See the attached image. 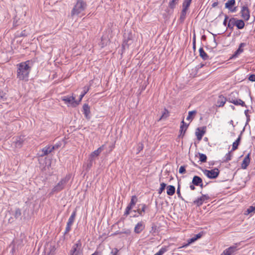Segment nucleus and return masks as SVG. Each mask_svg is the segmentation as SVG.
Wrapping results in <instances>:
<instances>
[{
	"label": "nucleus",
	"instance_id": "1",
	"mask_svg": "<svg viewBox=\"0 0 255 255\" xmlns=\"http://www.w3.org/2000/svg\"><path fill=\"white\" fill-rule=\"evenodd\" d=\"M32 60L21 62L16 65V77L20 81H28L29 74L33 65Z\"/></svg>",
	"mask_w": 255,
	"mask_h": 255
},
{
	"label": "nucleus",
	"instance_id": "2",
	"mask_svg": "<svg viewBox=\"0 0 255 255\" xmlns=\"http://www.w3.org/2000/svg\"><path fill=\"white\" fill-rule=\"evenodd\" d=\"M87 7V4L83 0H76L71 11V17H74L83 13Z\"/></svg>",
	"mask_w": 255,
	"mask_h": 255
},
{
	"label": "nucleus",
	"instance_id": "3",
	"mask_svg": "<svg viewBox=\"0 0 255 255\" xmlns=\"http://www.w3.org/2000/svg\"><path fill=\"white\" fill-rule=\"evenodd\" d=\"M70 175H67L65 177L62 178L60 181L52 188L50 194L51 195H53L62 190L70 180Z\"/></svg>",
	"mask_w": 255,
	"mask_h": 255
},
{
	"label": "nucleus",
	"instance_id": "4",
	"mask_svg": "<svg viewBox=\"0 0 255 255\" xmlns=\"http://www.w3.org/2000/svg\"><path fill=\"white\" fill-rule=\"evenodd\" d=\"M192 0H183L182 4V10L178 19V21L180 23H183L186 19Z\"/></svg>",
	"mask_w": 255,
	"mask_h": 255
},
{
	"label": "nucleus",
	"instance_id": "5",
	"mask_svg": "<svg viewBox=\"0 0 255 255\" xmlns=\"http://www.w3.org/2000/svg\"><path fill=\"white\" fill-rule=\"evenodd\" d=\"M75 98L76 97L73 95L71 96H63L61 97V100L64 101L67 106H71L73 108H75L77 106L79 105L77 100L75 99Z\"/></svg>",
	"mask_w": 255,
	"mask_h": 255
},
{
	"label": "nucleus",
	"instance_id": "6",
	"mask_svg": "<svg viewBox=\"0 0 255 255\" xmlns=\"http://www.w3.org/2000/svg\"><path fill=\"white\" fill-rule=\"evenodd\" d=\"M203 172L208 178L213 179L218 177L220 171L218 168H215L211 170L204 169Z\"/></svg>",
	"mask_w": 255,
	"mask_h": 255
},
{
	"label": "nucleus",
	"instance_id": "7",
	"mask_svg": "<svg viewBox=\"0 0 255 255\" xmlns=\"http://www.w3.org/2000/svg\"><path fill=\"white\" fill-rule=\"evenodd\" d=\"M242 19L245 21H248L250 18V10L248 8V4L246 3L243 6H241L240 11Z\"/></svg>",
	"mask_w": 255,
	"mask_h": 255
},
{
	"label": "nucleus",
	"instance_id": "8",
	"mask_svg": "<svg viewBox=\"0 0 255 255\" xmlns=\"http://www.w3.org/2000/svg\"><path fill=\"white\" fill-rule=\"evenodd\" d=\"M82 243L78 240L72 247L70 251V255H80L81 252Z\"/></svg>",
	"mask_w": 255,
	"mask_h": 255
},
{
	"label": "nucleus",
	"instance_id": "9",
	"mask_svg": "<svg viewBox=\"0 0 255 255\" xmlns=\"http://www.w3.org/2000/svg\"><path fill=\"white\" fill-rule=\"evenodd\" d=\"M60 147L59 144H56L55 146L49 145V144L46 146L45 147L42 149L41 153L40 154V156H44L48 155L49 153L51 152L55 148H58Z\"/></svg>",
	"mask_w": 255,
	"mask_h": 255
},
{
	"label": "nucleus",
	"instance_id": "10",
	"mask_svg": "<svg viewBox=\"0 0 255 255\" xmlns=\"http://www.w3.org/2000/svg\"><path fill=\"white\" fill-rule=\"evenodd\" d=\"M124 37V39L122 44V48L126 49V48H128L129 46L131 44L133 40L130 33H128L127 35L125 34Z\"/></svg>",
	"mask_w": 255,
	"mask_h": 255
},
{
	"label": "nucleus",
	"instance_id": "11",
	"mask_svg": "<svg viewBox=\"0 0 255 255\" xmlns=\"http://www.w3.org/2000/svg\"><path fill=\"white\" fill-rule=\"evenodd\" d=\"M236 4L235 0H228L225 4V7L231 12H235L237 11V7L235 6Z\"/></svg>",
	"mask_w": 255,
	"mask_h": 255
},
{
	"label": "nucleus",
	"instance_id": "12",
	"mask_svg": "<svg viewBox=\"0 0 255 255\" xmlns=\"http://www.w3.org/2000/svg\"><path fill=\"white\" fill-rule=\"evenodd\" d=\"M206 127L203 126L202 127L197 128L196 129L195 134L197 139L200 141L206 132Z\"/></svg>",
	"mask_w": 255,
	"mask_h": 255
},
{
	"label": "nucleus",
	"instance_id": "13",
	"mask_svg": "<svg viewBox=\"0 0 255 255\" xmlns=\"http://www.w3.org/2000/svg\"><path fill=\"white\" fill-rule=\"evenodd\" d=\"M141 208L137 209L136 210H133V212L134 213L137 212L138 214H134L133 216H131V217L132 218H136L138 217L139 216H143L144 215V213L145 212V210L147 207V206L145 204H141Z\"/></svg>",
	"mask_w": 255,
	"mask_h": 255
},
{
	"label": "nucleus",
	"instance_id": "14",
	"mask_svg": "<svg viewBox=\"0 0 255 255\" xmlns=\"http://www.w3.org/2000/svg\"><path fill=\"white\" fill-rule=\"evenodd\" d=\"M145 227V225L143 222L140 221L135 225L134 228V232L135 234H139L144 230Z\"/></svg>",
	"mask_w": 255,
	"mask_h": 255
},
{
	"label": "nucleus",
	"instance_id": "15",
	"mask_svg": "<svg viewBox=\"0 0 255 255\" xmlns=\"http://www.w3.org/2000/svg\"><path fill=\"white\" fill-rule=\"evenodd\" d=\"M202 236V234L200 233L195 235L193 237L189 239L188 240V243L183 245L181 247H179V249L186 248L190 244L194 243L195 241L200 239Z\"/></svg>",
	"mask_w": 255,
	"mask_h": 255
},
{
	"label": "nucleus",
	"instance_id": "16",
	"mask_svg": "<svg viewBox=\"0 0 255 255\" xmlns=\"http://www.w3.org/2000/svg\"><path fill=\"white\" fill-rule=\"evenodd\" d=\"M82 112L86 119L90 120L91 119L90 107L88 104L85 103L83 105Z\"/></svg>",
	"mask_w": 255,
	"mask_h": 255
},
{
	"label": "nucleus",
	"instance_id": "17",
	"mask_svg": "<svg viewBox=\"0 0 255 255\" xmlns=\"http://www.w3.org/2000/svg\"><path fill=\"white\" fill-rule=\"evenodd\" d=\"M189 125V124H187L184 122V120H182V121L181 122V125L180 127V134L179 135V136L183 137L184 136Z\"/></svg>",
	"mask_w": 255,
	"mask_h": 255
},
{
	"label": "nucleus",
	"instance_id": "18",
	"mask_svg": "<svg viewBox=\"0 0 255 255\" xmlns=\"http://www.w3.org/2000/svg\"><path fill=\"white\" fill-rule=\"evenodd\" d=\"M227 101V98L226 97H224L223 95H219L217 101L216 106L218 107H223Z\"/></svg>",
	"mask_w": 255,
	"mask_h": 255
},
{
	"label": "nucleus",
	"instance_id": "19",
	"mask_svg": "<svg viewBox=\"0 0 255 255\" xmlns=\"http://www.w3.org/2000/svg\"><path fill=\"white\" fill-rule=\"evenodd\" d=\"M95 160V158L90 155H89L87 162L84 164V167L85 168L86 170H89L92 167Z\"/></svg>",
	"mask_w": 255,
	"mask_h": 255
},
{
	"label": "nucleus",
	"instance_id": "20",
	"mask_svg": "<svg viewBox=\"0 0 255 255\" xmlns=\"http://www.w3.org/2000/svg\"><path fill=\"white\" fill-rule=\"evenodd\" d=\"M237 18L235 17H231L228 20V23L227 24V28L229 29L231 31H233L234 29V26H236V22H237Z\"/></svg>",
	"mask_w": 255,
	"mask_h": 255
},
{
	"label": "nucleus",
	"instance_id": "21",
	"mask_svg": "<svg viewBox=\"0 0 255 255\" xmlns=\"http://www.w3.org/2000/svg\"><path fill=\"white\" fill-rule=\"evenodd\" d=\"M250 153H248L244 158L241 167L243 169H245L247 168L250 163Z\"/></svg>",
	"mask_w": 255,
	"mask_h": 255
},
{
	"label": "nucleus",
	"instance_id": "22",
	"mask_svg": "<svg viewBox=\"0 0 255 255\" xmlns=\"http://www.w3.org/2000/svg\"><path fill=\"white\" fill-rule=\"evenodd\" d=\"M90 90V86H85L83 88V90L81 93L78 100H77L78 105L80 104V102L82 100V99L85 96V95L89 92Z\"/></svg>",
	"mask_w": 255,
	"mask_h": 255
},
{
	"label": "nucleus",
	"instance_id": "23",
	"mask_svg": "<svg viewBox=\"0 0 255 255\" xmlns=\"http://www.w3.org/2000/svg\"><path fill=\"white\" fill-rule=\"evenodd\" d=\"M199 56L203 60L209 59V56L207 53L204 51L203 47H200L199 49Z\"/></svg>",
	"mask_w": 255,
	"mask_h": 255
},
{
	"label": "nucleus",
	"instance_id": "24",
	"mask_svg": "<svg viewBox=\"0 0 255 255\" xmlns=\"http://www.w3.org/2000/svg\"><path fill=\"white\" fill-rule=\"evenodd\" d=\"M27 138L25 135H20L17 137L16 140L13 142V143H23L24 142H29V141L27 140Z\"/></svg>",
	"mask_w": 255,
	"mask_h": 255
},
{
	"label": "nucleus",
	"instance_id": "25",
	"mask_svg": "<svg viewBox=\"0 0 255 255\" xmlns=\"http://www.w3.org/2000/svg\"><path fill=\"white\" fill-rule=\"evenodd\" d=\"M237 22H236V26L238 29H242L245 26V23L244 20L242 19H237Z\"/></svg>",
	"mask_w": 255,
	"mask_h": 255
},
{
	"label": "nucleus",
	"instance_id": "26",
	"mask_svg": "<svg viewBox=\"0 0 255 255\" xmlns=\"http://www.w3.org/2000/svg\"><path fill=\"white\" fill-rule=\"evenodd\" d=\"M230 103H232L236 106H241L243 107H247V105L245 103L240 99L232 100V101H230Z\"/></svg>",
	"mask_w": 255,
	"mask_h": 255
},
{
	"label": "nucleus",
	"instance_id": "27",
	"mask_svg": "<svg viewBox=\"0 0 255 255\" xmlns=\"http://www.w3.org/2000/svg\"><path fill=\"white\" fill-rule=\"evenodd\" d=\"M179 0H170L168 3V7L170 10H171V12H173L174 9L176 7V5L178 4Z\"/></svg>",
	"mask_w": 255,
	"mask_h": 255
},
{
	"label": "nucleus",
	"instance_id": "28",
	"mask_svg": "<svg viewBox=\"0 0 255 255\" xmlns=\"http://www.w3.org/2000/svg\"><path fill=\"white\" fill-rule=\"evenodd\" d=\"M202 181L203 180L200 177L195 175L193 178L192 184L195 186H199Z\"/></svg>",
	"mask_w": 255,
	"mask_h": 255
},
{
	"label": "nucleus",
	"instance_id": "29",
	"mask_svg": "<svg viewBox=\"0 0 255 255\" xmlns=\"http://www.w3.org/2000/svg\"><path fill=\"white\" fill-rule=\"evenodd\" d=\"M196 113H197V111L196 110L189 111L188 116L186 118V120L189 121L190 122L192 121V120L194 119Z\"/></svg>",
	"mask_w": 255,
	"mask_h": 255
},
{
	"label": "nucleus",
	"instance_id": "30",
	"mask_svg": "<svg viewBox=\"0 0 255 255\" xmlns=\"http://www.w3.org/2000/svg\"><path fill=\"white\" fill-rule=\"evenodd\" d=\"M175 192V187L173 185H168L167 186V194L169 196H172Z\"/></svg>",
	"mask_w": 255,
	"mask_h": 255
},
{
	"label": "nucleus",
	"instance_id": "31",
	"mask_svg": "<svg viewBox=\"0 0 255 255\" xmlns=\"http://www.w3.org/2000/svg\"><path fill=\"white\" fill-rule=\"evenodd\" d=\"M103 147H104V145H103L102 146L98 148L97 150L92 152L90 154V155H91L92 157H93L94 158H95L96 159V158L99 156L100 153L101 152V151L103 149Z\"/></svg>",
	"mask_w": 255,
	"mask_h": 255
},
{
	"label": "nucleus",
	"instance_id": "32",
	"mask_svg": "<svg viewBox=\"0 0 255 255\" xmlns=\"http://www.w3.org/2000/svg\"><path fill=\"white\" fill-rule=\"evenodd\" d=\"M232 152L230 151L227 153L225 156L223 158V162H228L230 160L232 159V157L233 156V154L232 153Z\"/></svg>",
	"mask_w": 255,
	"mask_h": 255
},
{
	"label": "nucleus",
	"instance_id": "33",
	"mask_svg": "<svg viewBox=\"0 0 255 255\" xmlns=\"http://www.w3.org/2000/svg\"><path fill=\"white\" fill-rule=\"evenodd\" d=\"M169 116V112L166 108H164L162 113V115L158 120V121H161L162 119H165Z\"/></svg>",
	"mask_w": 255,
	"mask_h": 255
},
{
	"label": "nucleus",
	"instance_id": "34",
	"mask_svg": "<svg viewBox=\"0 0 255 255\" xmlns=\"http://www.w3.org/2000/svg\"><path fill=\"white\" fill-rule=\"evenodd\" d=\"M238 244H235L232 246H231L230 247L228 248V250H229L231 252V253L233 255L236 253V252L239 250L238 248Z\"/></svg>",
	"mask_w": 255,
	"mask_h": 255
},
{
	"label": "nucleus",
	"instance_id": "35",
	"mask_svg": "<svg viewBox=\"0 0 255 255\" xmlns=\"http://www.w3.org/2000/svg\"><path fill=\"white\" fill-rule=\"evenodd\" d=\"M203 202L204 199L201 197H200L193 201V204L197 207H200L203 204Z\"/></svg>",
	"mask_w": 255,
	"mask_h": 255
},
{
	"label": "nucleus",
	"instance_id": "36",
	"mask_svg": "<svg viewBox=\"0 0 255 255\" xmlns=\"http://www.w3.org/2000/svg\"><path fill=\"white\" fill-rule=\"evenodd\" d=\"M168 247H162L158 252L154 254V255H162L168 251Z\"/></svg>",
	"mask_w": 255,
	"mask_h": 255
},
{
	"label": "nucleus",
	"instance_id": "37",
	"mask_svg": "<svg viewBox=\"0 0 255 255\" xmlns=\"http://www.w3.org/2000/svg\"><path fill=\"white\" fill-rule=\"evenodd\" d=\"M133 207V206L129 203L126 208L124 215L125 216H128L130 214V212Z\"/></svg>",
	"mask_w": 255,
	"mask_h": 255
},
{
	"label": "nucleus",
	"instance_id": "38",
	"mask_svg": "<svg viewBox=\"0 0 255 255\" xmlns=\"http://www.w3.org/2000/svg\"><path fill=\"white\" fill-rule=\"evenodd\" d=\"M6 93L0 88V102L4 101L7 99Z\"/></svg>",
	"mask_w": 255,
	"mask_h": 255
},
{
	"label": "nucleus",
	"instance_id": "39",
	"mask_svg": "<svg viewBox=\"0 0 255 255\" xmlns=\"http://www.w3.org/2000/svg\"><path fill=\"white\" fill-rule=\"evenodd\" d=\"M246 45H247V44L246 43H244V42L241 43L239 44L238 48H237V49L236 51L237 52H239V53L241 54L244 51L243 47H244Z\"/></svg>",
	"mask_w": 255,
	"mask_h": 255
},
{
	"label": "nucleus",
	"instance_id": "40",
	"mask_svg": "<svg viewBox=\"0 0 255 255\" xmlns=\"http://www.w3.org/2000/svg\"><path fill=\"white\" fill-rule=\"evenodd\" d=\"M166 185V184L164 182H162L160 184V187L158 190V193L159 195H160L162 193V192L165 190Z\"/></svg>",
	"mask_w": 255,
	"mask_h": 255
},
{
	"label": "nucleus",
	"instance_id": "41",
	"mask_svg": "<svg viewBox=\"0 0 255 255\" xmlns=\"http://www.w3.org/2000/svg\"><path fill=\"white\" fill-rule=\"evenodd\" d=\"M137 201V198L135 195L132 196L129 204L134 206Z\"/></svg>",
	"mask_w": 255,
	"mask_h": 255
},
{
	"label": "nucleus",
	"instance_id": "42",
	"mask_svg": "<svg viewBox=\"0 0 255 255\" xmlns=\"http://www.w3.org/2000/svg\"><path fill=\"white\" fill-rule=\"evenodd\" d=\"M245 128H244L242 131H241L240 134L238 136V138L235 139L234 141H232V143H240L241 138H242V133L244 131Z\"/></svg>",
	"mask_w": 255,
	"mask_h": 255
},
{
	"label": "nucleus",
	"instance_id": "43",
	"mask_svg": "<svg viewBox=\"0 0 255 255\" xmlns=\"http://www.w3.org/2000/svg\"><path fill=\"white\" fill-rule=\"evenodd\" d=\"M177 194L179 198L181 199L182 201H184L185 202L184 199L183 198V197L181 196V193H180V185L179 184V182H178V187L177 189Z\"/></svg>",
	"mask_w": 255,
	"mask_h": 255
},
{
	"label": "nucleus",
	"instance_id": "44",
	"mask_svg": "<svg viewBox=\"0 0 255 255\" xmlns=\"http://www.w3.org/2000/svg\"><path fill=\"white\" fill-rule=\"evenodd\" d=\"M76 216V210H75L73 211L72 213L71 214V216H70V217L68 219V221L74 223Z\"/></svg>",
	"mask_w": 255,
	"mask_h": 255
},
{
	"label": "nucleus",
	"instance_id": "45",
	"mask_svg": "<svg viewBox=\"0 0 255 255\" xmlns=\"http://www.w3.org/2000/svg\"><path fill=\"white\" fill-rule=\"evenodd\" d=\"M134 148H136V154H137L143 149V144H137Z\"/></svg>",
	"mask_w": 255,
	"mask_h": 255
},
{
	"label": "nucleus",
	"instance_id": "46",
	"mask_svg": "<svg viewBox=\"0 0 255 255\" xmlns=\"http://www.w3.org/2000/svg\"><path fill=\"white\" fill-rule=\"evenodd\" d=\"M199 160L202 162H205L207 161V156L203 153H199Z\"/></svg>",
	"mask_w": 255,
	"mask_h": 255
},
{
	"label": "nucleus",
	"instance_id": "47",
	"mask_svg": "<svg viewBox=\"0 0 255 255\" xmlns=\"http://www.w3.org/2000/svg\"><path fill=\"white\" fill-rule=\"evenodd\" d=\"M246 212L247 214H249L251 213H255V206H250L249 208L247 209Z\"/></svg>",
	"mask_w": 255,
	"mask_h": 255
},
{
	"label": "nucleus",
	"instance_id": "48",
	"mask_svg": "<svg viewBox=\"0 0 255 255\" xmlns=\"http://www.w3.org/2000/svg\"><path fill=\"white\" fill-rule=\"evenodd\" d=\"M21 210L19 208H17L15 210L14 213V217L15 218H18L21 216Z\"/></svg>",
	"mask_w": 255,
	"mask_h": 255
},
{
	"label": "nucleus",
	"instance_id": "49",
	"mask_svg": "<svg viewBox=\"0 0 255 255\" xmlns=\"http://www.w3.org/2000/svg\"><path fill=\"white\" fill-rule=\"evenodd\" d=\"M187 165H183L180 166V167L179 169V173L180 174H185L186 173V167Z\"/></svg>",
	"mask_w": 255,
	"mask_h": 255
},
{
	"label": "nucleus",
	"instance_id": "50",
	"mask_svg": "<svg viewBox=\"0 0 255 255\" xmlns=\"http://www.w3.org/2000/svg\"><path fill=\"white\" fill-rule=\"evenodd\" d=\"M205 66V64L201 63L198 65H197L195 67V71L196 72V74H197L199 71V70L202 68H203Z\"/></svg>",
	"mask_w": 255,
	"mask_h": 255
},
{
	"label": "nucleus",
	"instance_id": "51",
	"mask_svg": "<svg viewBox=\"0 0 255 255\" xmlns=\"http://www.w3.org/2000/svg\"><path fill=\"white\" fill-rule=\"evenodd\" d=\"M248 80L251 82H255V74H250L248 75Z\"/></svg>",
	"mask_w": 255,
	"mask_h": 255
},
{
	"label": "nucleus",
	"instance_id": "52",
	"mask_svg": "<svg viewBox=\"0 0 255 255\" xmlns=\"http://www.w3.org/2000/svg\"><path fill=\"white\" fill-rule=\"evenodd\" d=\"M111 255H120L119 250L117 248H114L111 251Z\"/></svg>",
	"mask_w": 255,
	"mask_h": 255
},
{
	"label": "nucleus",
	"instance_id": "53",
	"mask_svg": "<svg viewBox=\"0 0 255 255\" xmlns=\"http://www.w3.org/2000/svg\"><path fill=\"white\" fill-rule=\"evenodd\" d=\"M221 255H232L231 253V252L228 250V249H226L225 250L223 251V252L221 254Z\"/></svg>",
	"mask_w": 255,
	"mask_h": 255
},
{
	"label": "nucleus",
	"instance_id": "54",
	"mask_svg": "<svg viewBox=\"0 0 255 255\" xmlns=\"http://www.w3.org/2000/svg\"><path fill=\"white\" fill-rule=\"evenodd\" d=\"M240 54V53H239V52L235 51V52L234 53V54L230 57V59H235V58H237Z\"/></svg>",
	"mask_w": 255,
	"mask_h": 255
},
{
	"label": "nucleus",
	"instance_id": "55",
	"mask_svg": "<svg viewBox=\"0 0 255 255\" xmlns=\"http://www.w3.org/2000/svg\"><path fill=\"white\" fill-rule=\"evenodd\" d=\"M240 54V53H239V52L235 51V52L234 53V54L230 57V59H235V58H237Z\"/></svg>",
	"mask_w": 255,
	"mask_h": 255
},
{
	"label": "nucleus",
	"instance_id": "56",
	"mask_svg": "<svg viewBox=\"0 0 255 255\" xmlns=\"http://www.w3.org/2000/svg\"><path fill=\"white\" fill-rule=\"evenodd\" d=\"M201 197L204 199V202L205 201L208 200L210 198L209 196L207 194H202Z\"/></svg>",
	"mask_w": 255,
	"mask_h": 255
},
{
	"label": "nucleus",
	"instance_id": "57",
	"mask_svg": "<svg viewBox=\"0 0 255 255\" xmlns=\"http://www.w3.org/2000/svg\"><path fill=\"white\" fill-rule=\"evenodd\" d=\"M71 229V227L66 225L65 231L64 233V235L67 234Z\"/></svg>",
	"mask_w": 255,
	"mask_h": 255
},
{
	"label": "nucleus",
	"instance_id": "58",
	"mask_svg": "<svg viewBox=\"0 0 255 255\" xmlns=\"http://www.w3.org/2000/svg\"><path fill=\"white\" fill-rule=\"evenodd\" d=\"M26 36H27V34L26 33L25 30H24L20 32V33L19 34V35L18 36L19 37H26Z\"/></svg>",
	"mask_w": 255,
	"mask_h": 255
},
{
	"label": "nucleus",
	"instance_id": "59",
	"mask_svg": "<svg viewBox=\"0 0 255 255\" xmlns=\"http://www.w3.org/2000/svg\"><path fill=\"white\" fill-rule=\"evenodd\" d=\"M239 145V144H233V148H232V150H230V151H231L232 152L234 150H236L238 148Z\"/></svg>",
	"mask_w": 255,
	"mask_h": 255
},
{
	"label": "nucleus",
	"instance_id": "60",
	"mask_svg": "<svg viewBox=\"0 0 255 255\" xmlns=\"http://www.w3.org/2000/svg\"><path fill=\"white\" fill-rule=\"evenodd\" d=\"M232 94L233 93H232V94H231L229 97H228V98L227 99V101L228 102H229V103H230V101H232V100H235V99H234L232 96Z\"/></svg>",
	"mask_w": 255,
	"mask_h": 255
},
{
	"label": "nucleus",
	"instance_id": "61",
	"mask_svg": "<svg viewBox=\"0 0 255 255\" xmlns=\"http://www.w3.org/2000/svg\"><path fill=\"white\" fill-rule=\"evenodd\" d=\"M212 35L214 36V42L215 44V47H216L218 45V43H217V42L216 41V38H215V37L217 35L216 34H213V33H212Z\"/></svg>",
	"mask_w": 255,
	"mask_h": 255
},
{
	"label": "nucleus",
	"instance_id": "62",
	"mask_svg": "<svg viewBox=\"0 0 255 255\" xmlns=\"http://www.w3.org/2000/svg\"><path fill=\"white\" fill-rule=\"evenodd\" d=\"M246 118H247V121H246V123L245 124V126H246L247 125H248L249 122L250 121V116H247Z\"/></svg>",
	"mask_w": 255,
	"mask_h": 255
},
{
	"label": "nucleus",
	"instance_id": "63",
	"mask_svg": "<svg viewBox=\"0 0 255 255\" xmlns=\"http://www.w3.org/2000/svg\"><path fill=\"white\" fill-rule=\"evenodd\" d=\"M195 186L194 184H191L190 185V188L191 190H194L195 189Z\"/></svg>",
	"mask_w": 255,
	"mask_h": 255
},
{
	"label": "nucleus",
	"instance_id": "64",
	"mask_svg": "<svg viewBox=\"0 0 255 255\" xmlns=\"http://www.w3.org/2000/svg\"><path fill=\"white\" fill-rule=\"evenodd\" d=\"M91 255H101L100 252L98 251L95 252L93 254H92Z\"/></svg>",
	"mask_w": 255,
	"mask_h": 255
}]
</instances>
